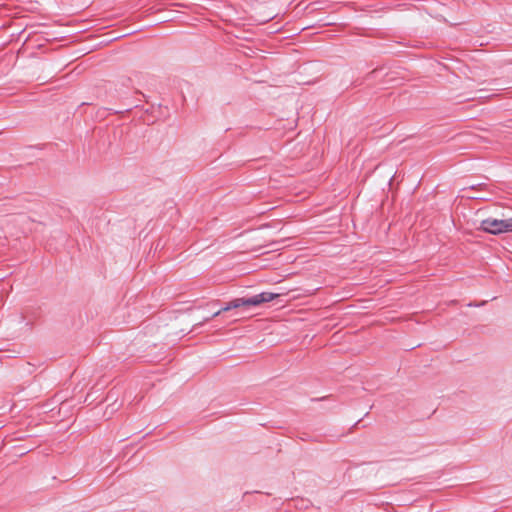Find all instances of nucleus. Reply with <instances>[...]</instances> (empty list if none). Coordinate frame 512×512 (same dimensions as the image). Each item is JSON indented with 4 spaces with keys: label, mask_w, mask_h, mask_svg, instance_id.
<instances>
[{
    "label": "nucleus",
    "mask_w": 512,
    "mask_h": 512,
    "mask_svg": "<svg viewBox=\"0 0 512 512\" xmlns=\"http://www.w3.org/2000/svg\"><path fill=\"white\" fill-rule=\"evenodd\" d=\"M279 297V294L272 292H262L260 294L251 296V297H242L236 298L232 301L228 302L225 306L221 307L219 310L214 312L211 317L206 318L204 322H208L210 319L218 317L222 312H227L232 309L240 308V307H252L259 306L263 303L270 302Z\"/></svg>",
    "instance_id": "nucleus-1"
},
{
    "label": "nucleus",
    "mask_w": 512,
    "mask_h": 512,
    "mask_svg": "<svg viewBox=\"0 0 512 512\" xmlns=\"http://www.w3.org/2000/svg\"><path fill=\"white\" fill-rule=\"evenodd\" d=\"M479 230L493 235L512 232V218L501 220L495 218L484 219L480 223Z\"/></svg>",
    "instance_id": "nucleus-2"
},
{
    "label": "nucleus",
    "mask_w": 512,
    "mask_h": 512,
    "mask_svg": "<svg viewBox=\"0 0 512 512\" xmlns=\"http://www.w3.org/2000/svg\"><path fill=\"white\" fill-rule=\"evenodd\" d=\"M132 110V108H126L125 110H115L113 113L114 114H120V113H124V112H130Z\"/></svg>",
    "instance_id": "nucleus-3"
},
{
    "label": "nucleus",
    "mask_w": 512,
    "mask_h": 512,
    "mask_svg": "<svg viewBox=\"0 0 512 512\" xmlns=\"http://www.w3.org/2000/svg\"><path fill=\"white\" fill-rule=\"evenodd\" d=\"M377 71H378V69H373L371 72H369L366 75V79H370Z\"/></svg>",
    "instance_id": "nucleus-4"
}]
</instances>
